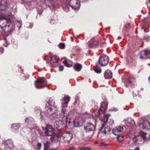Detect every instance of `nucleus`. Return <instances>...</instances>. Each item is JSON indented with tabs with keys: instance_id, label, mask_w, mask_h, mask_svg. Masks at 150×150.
Masks as SVG:
<instances>
[{
	"instance_id": "c03bdc74",
	"label": "nucleus",
	"mask_w": 150,
	"mask_h": 150,
	"mask_svg": "<svg viewBox=\"0 0 150 150\" xmlns=\"http://www.w3.org/2000/svg\"><path fill=\"white\" fill-rule=\"evenodd\" d=\"M147 120H148V122H150V116L149 117H148V119Z\"/></svg>"
},
{
	"instance_id": "e433bc0d",
	"label": "nucleus",
	"mask_w": 150,
	"mask_h": 150,
	"mask_svg": "<svg viewBox=\"0 0 150 150\" xmlns=\"http://www.w3.org/2000/svg\"><path fill=\"white\" fill-rule=\"evenodd\" d=\"M59 68L60 71H62L64 70V67L63 66H59Z\"/></svg>"
},
{
	"instance_id": "37998d69",
	"label": "nucleus",
	"mask_w": 150,
	"mask_h": 150,
	"mask_svg": "<svg viewBox=\"0 0 150 150\" xmlns=\"http://www.w3.org/2000/svg\"><path fill=\"white\" fill-rule=\"evenodd\" d=\"M134 150H139V147H137Z\"/></svg>"
},
{
	"instance_id": "a18cd8bd",
	"label": "nucleus",
	"mask_w": 150,
	"mask_h": 150,
	"mask_svg": "<svg viewBox=\"0 0 150 150\" xmlns=\"http://www.w3.org/2000/svg\"><path fill=\"white\" fill-rule=\"evenodd\" d=\"M51 139L53 141V140L54 139V137H52V138L51 137Z\"/></svg>"
},
{
	"instance_id": "9d476101",
	"label": "nucleus",
	"mask_w": 150,
	"mask_h": 150,
	"mask_svg": "<svg viewBox=\"0 0 150 150\" xmlns=\"http://www.w3.org/2000/svg\"><path fill=\"white\" fill-rule=\"evenodd\" d=\"M69 4L72 9H76L79 8L80 3L78 0H70Z\"/></svg>"
},
{
	"instance_id": "de8ad7c7",
	"label": "nucleus",
	"mask_w": 150,
	"mask_h": 150,
	"mask_svg": "<svg viewBox=\"0 0 150 150\" xmlns=\"http://www.w3.org/2000/svg\"><path fill=\"white\" fill-rule=\"evenodd\" d=\"M2 17L1 16H0V20L2 18Z\"/></svg>"
},
{
	"instance_id": "8fccbe9b",
	"label": "nucleus",
	"mask_w": 150,
	"mask_h": 150,
	"mask_svg": "<svg viewBox=\"0 0 150 150\" xmlns=\"http://www.w3.org/2000/svg\"><path fill=\"white\" fill-rule=\"evenodd\" d=\"M8 27L9 28V24L8 25Z\"/></svg>"
},
{
	"instance_id": "f03ea898",
	"label": "nucleus",
	"mask_w": 150,
	"mask_h": 150,
	"mask_svg": "<svg viewBox=\"0 0 150 150\" xmlns=\"http://www.w3.org/2000/svg\"><path fill=\"white\" fill-rule=\"evenodd\" d=\"M55 104L54 100L53 99L50 98L48 102V105H46L45 108L47 113L50 115L53 114L57 110V108Z\"/></svg>"
},
{
	"instance_id": "aec40b11",
	"label": "nucleus",
	"mask_w": 150,
	"mask_h": 150,
	"mask_svg": "<svg viewBox=\"0 0 150 150\" xmlns=\"http://www.w3.org/2000/svg\"><path fill=\"white\" fill-rule=\"evenodd\" d=\"M70 97L68 96H65L63 99L62 104L63 105H66V106H67V104L70 100Z\"/></svg>"
},
{
	"instance_id": "0eeeda50",
	"label": "nucleus",
	"mask_w": 150,
	"mask_h": 150,
	"mask_svg": "<svg viewBox=\"0 0 150 150\" xmlns=\"http://www.w3.org/2000/svg\"><path fill=\"white\" fill-rule=\"evenodd\" d=\"M109 58L108 56L105 54H102L100 56L98 59V62L102 66H105L108 63Z\"/></svg>"
},
{
	"instance_id": "c85d7f7f",
	"label": "nucleus",
	"mask_w": 150,
	"mask_h": 150,
	"mask_svg": "<svg viewBox=\"0 0 150 150\" xmlns=\"http://www.w3.org/2000/svg\"><path fill=\"white\" fill-rule=\"evenodd\" d=\"M117 141L119 142H121L124 140V139L123 136L120 134L117 135Z\"/></svg>"
},
{
	"instance_id": "5701e85b",
	"label": "nucleus",
	"mask_w": 150,
	"mask_h": 150,
	"mask_svg": "<svg viewBox=\"0 0 150 150\" xmlns=\"http://www.w3.org/2000/svg\"><path fill=\"white\" fill-rule=\"evenodd\" d=\"M59 59V57L57 56L54 55L51 57V62L52 63H56L58 62Z\"/></svg>"
},
{
	"instance_id": "79ce46f5",
	"label": "nucleus",
	"mask_w": 150,
	"mask_h": 150,
	"mask_svg": "<svg viewBox=\"0 0 150 150\" xmlns=\"http://www.w3.org/2000/svg\"><path fill=\"white\" fill-rule=\"evenodd\" d=\"M74 150V147H71L69 148V150Z\"/></svg>"
},
{
	"instance_id": "c756f323",
	"label": "nucleus",
	"mask_w": 150,
	"mask_h": 150,
	"mask_svg": "<svg viewBox=\"0 0 150 150\" xmlns=\"http://www.w3.org/2000/svg\"><path fill=\"white\" fill-rule=\"evenodd\" d=\"M3 41V45L6 47L9 44L8 42L7 41V39L5 37L4 38Z\"/></svg>"
},
{
	"instance_id": "dca6fc26",
	"label": "nucleus",
	"mask_w": 150,
	"mask_h": 150,
	"mask_svg": "<svg viewBox=\"0 0 150 150\" xmlns=\"http://www.w3.org/2000/svg\"><path fill=\"white\" fill-rule=\"evenodd\" d=\"M110 116V115H107L106 114H103V117L101 119L102 122H103L101 125V127L100 128V131L102 130L103 127H105L106 125V122H107L108 119V117Z\"/></svg>"
},
{
	"instance_id": "72a5a7b5",
	"label": "nucleus",
	"mask_w": 150,
	"mask_h": 150,
	"mask_svg": "<svg viewBox=\"0 0 150 150\" xmlns=\"http://www.w3.org/2000/svg\"><path fill=\"white\" fill-rule=\"evenodd\" d=\"M80 150H91V149L89 147H83L80 149Z\"/></svg>"
},
{
	"instance_id": "f257e3e1",
	"label": "nucleus",
	"mask_w": 150,
	"mask_h": 150,
	"mask_svg": "<svg viewBox=\"0 0 150 150\" xmlns=\"http://www.w3.org/2000/svg\"><path fill=\"white\" fill-rule=\"evenodd\" d=\"M7 2V0H2L0 4V16L2 17L0 20V27L2 29L6 27L8 23L11 22L6 16L10 15L11 12V9L8 7Z\"/></svg>"
},
{
	"instance_id": "1a4fd4ad",
	"label": "nucleus",
	"mask_w": 150,
	"mask_h": 150,
	"mask_svg": "<svg viewBox=\"0 0 150 150\" xmlns=\"http://www.w3.org/2000/svg\"><path fill=\"white\" fill-rule=\"evenodd\" d=\"M72 134L71 133L68 132L63 133L62 134H60L59 133V138H62L65 142H69L72 138Z\"/></svg>"
},
{
	"instance_id": "39448f33",
	"label": "nucleus",
	"mask_w": 150,
	"mask_h": 150,
	"mask_svg": "<svg viewBox=\"0 0 150 150\" xmlns=\"http://www.w3.org/2000/svg\"><path fill=\"white\" fill-rule=\"evenodd\" d=\"M124 83L126 87L133 88L136 84V77L134 75H131L125 80Z\"/></svg>"
},
{
	"instance_id": "6ab92c4d",
	"label": "nucleus",
	"mask_w": 150,
	"mask_h": 150,
	"mask_svg": "<svg viewBox=\"0 0 150 150\" xmlns=\"http://www.w3.org/2000/svg\"><path fill=\"white\" fill-rule=\"evenodd\" d=\"M110 131V128L108 126H107L104 128V127L103 129H102V130L101 131H100V132H98V133L100 132L104 134L105 135H106L107 134L109 133Z\"/></svg>"
},
{
	"instance_id": "c9c22d12",
	"label": "nucleus",
	"mask_w": 150,
	"mask_h": 150,
	"mask_svg": "<svg viewBox=\"0 0 150 150\" xmlns=\"http://www.w3.org/2000/svg\"><path fill=\"white\" fill-rule=\"evenodd\" d=\"M25 122L26 123L30 124L31 122L30 121H29V119L28 118H26L25 120Z\"/></svg>"
},
{
	"instance_id": "ddd939ff",
	"label": "nucleus",
	"mask_w": 150,
	"mask_h": 150,
	"mask_svg": "<svg viewBox=\"0 0 150 150\" xmlns=\"http://www.w3.org/2000/svg\"><path fill=\"white\" fill-rule=\"evenodd\" d=\"M150 51L145 50L141 51L139 53V57L141 59L149 58Z\"/></svg>"
},
{
	"instance_id": "412c9836",
	"label": "nucleus",
	"mask_w": 150,
	"mask_h": 150,
	"mask_svg": "<svg viewBox=\"0 0 150 150\" xmlns=\"http://www.w3.org/2000/svg\"><path fill=\"white\" fill-rule=\"evenodd\" d=\"M67 106H66V105H63L62 104V113H61V114L60 115V119H62V117H64V116H66V117H67V114L66 113V110L65 109V108Z\"/></svg>"
},
{
	"instance_id": "423d86ee",
	"label": "nucleus",
	"mask_w": 150,
	"mask_h": 150,
	"mask_svg": "<svg viewBox=\"0 0 150 150\" xmlns=\"http://www.w3.org/2000/svg\"><path fill=\"white\" fill-rule=\"evenodd\" d=\"M96 128V126L91 123H87L84 126L86 132L90 136H92Z\"/></svg>"
},
{
	"instance_id": "58836bf2",
	"label": "nucleus",
	"mask_w": 150,
	"mask_h": 150,
	"mask_svg": "<svg viewBox=\"0 0 150 150\" xmlns=\"http://www.w3.org/2000/svg\"><path fill=\"white\" fill-rule=\"evenodd\" d=\"M107 144L105 142H102L100 144V146H106Z\"/></svg>"
},
{
	"instance_id": "7ed1b4c3",
	"label": "nucleus",
	"mask_w": 150,
	"mask_h": 150,
	"mask_svg": "<svg viewBox=\"0 0 150 150\" xmlns=\"http://www.w3.org/2000/svg\"><path fill=\"white\" fill-rule=\"evenodd\" d=\"M62 119H60V122H56L54 123V126L58 131H61L63 129V125L64 126L65 124L67 123V117L66 116L64 117H62Z\"/></svg>"
},
{
	"instance_id": "f3484780",
	"label": "nucleus",
	"mask_w": 150,
	"mask_h": 150,
	"mask_svg": "<svg viewBox=\"0 0 150 150\" xmlns=\"http://www.w3.org/2000/svg\"><path fill=\"white\" fill-rule=\"evenodd\" d=\"M139 126L142 129H148L150 127V122H148L147 120H144L142 123L139 124Z\"/></svg>"
},
{
	"instance_id": "4be33fe9",
	"label": "nucleus",
	"mask_w": 150,
	"mask_h": 150,
	"mask_svg": "<svg viewBox=\"0 0 150 150\" xmlns=\"http://www.w3.org/2000/svg\"><path fill=\"white\" fill-rule=\"evenodd\" d=\"M74 68L77 71H80L82 68V66L80 64L76 63L74 64Z\"/></svg>"
},
{
	"instance_id": "3c124183",
	"label": "nucleus",
	"mask_w": 150,
	"mask_h": 150,
	"mask_svg": "<svg viewBox=\"0 0 150 150\" xmlns=\"http://www.w3.org/2000/svg\"><path fill=\"white\" fill-rule=\"evenodd\" d=\"M124 127H125V128L126 129V128H126L125 127V126H124Z\"/></svg>"
},
{
	"instance_id": "ea45409f",
	"label": "nucleus",
	"mask_w": 150,
	"mask_h": 150,
	"mask_svg": "<svg viewBox=\"0 0 150 150\" xmlns=\"http://www.w3.org/2000/svg\"><path fill=\"white\" fill-rule=\"evenodd\" d=\"M4 50L3 48H0V53H3L4 52Z\"/></svg>"
},
{
	"instance_id": "49530a36",
	"label": "nucleus",
	"mask_w": 150,
	"mask_h": 150,
	"mask_svg": "<svg viewBox=\"0 0 150 150\" xmlns=\"http://www.w3.org/2000/svg\"><path fill=\"white\" fill-rule=\"evenodd\" d=\"M148 80L149 83H150V76L148 78Z\"/></svg>"
},
{
	"instance_id": "f704fd0d",
	"label": "nucleus",
	"mask_w": 150,
	"mask_h": 150,
	"mask_svg": "<svg viewBox=\"0 0 150 150\" xmlns=\"http://www.w3.org/2000/svg\"><path fill=\"white\" fill-rule=\"evenodd\" d=\"M73 123L74 126L76 127H80L82 126V125L80 122H77V125H76V123L75 121H74Z\"/></svg>"
},
{
	"instance_id": "a878e982",
	"label": "nucleus",
	"mask_w": 150,
	"mask_h": 150,
	"mask_svg": "<svg viewBox=\"0 0 150 150\" xmlns=\"http://www.w3.org/2000/svg\"><path fill=\"white\" fill-rule=\"evenodd\" d=\"M6 143L7 147L11 148L13 146V144L12 141L10 140H8L6 141Z\"/></svg>"
},
{
	"instance_id": "393cba45",
	"label": "nucleus",
	"mask_w": 150,
	"mask_h": 150,
	"mask_svg": "<svg viewBox=\"0 0 150 150\" xmlns=\"http://www.w3.org/2000/svg\"><path fill=\"white\" fill-rule=\"evenodd\" d=\"M94 71L97 73H100L101 72V69L98 65H96L93 67Z\"/></svg>"
},
{
	"instance_id": "20e7f679",
	"label": "nucleus",
	"mask_w": 150,
	"mask_h": 150,
	"mask_svg": "<svg viewBox=\"0 0 150 150\" xmlns=\"http://www.w3.org/2000/svg\"><path fill=\"white\" fill-rule=\"evenodd\" d=\"M147 135L146 133L141 132L139 135L133 138V140L135 142H138V143H143L144 141H148L150 140L146 137Z\"/></svg>"
},
{
	"instance_id": "473e14b6",
	"label": "nucleus",
	"mask_w": 150,
	"mask_h": 150,
	"mask_svg": "<svg viewBox=\"0 0 150 150\" xmlns=\"http://www.w3.org/2000/svg\"><path fill=\"white\" fill-rule=\"evenodd\" d=\"M41 144L40 143H38L37 144L36 146V148L38 150H40L41 147Z\"/></svg>"
},
{
	"instance_id": "6e6552de",
	"label": "nucleus",
	"mask_w": 150,
	"mask_h": 150,
	"mask_svg": "<svg viewBox=\"0 0 150 150\" xmlns=\"http://www.w3.org/2000/svg\"><path fill=\"white\" fill-rule=\"evenodd\" d=\"M46 83L47 81L44 77L40 78L37 80L35 86L38 88H43Z\"/></svg>"
},
{
	"instance_id": "bb28decb",
	"label": "nucleus",
	"mask_w": 150,
	"mask_h": 150,
	"mask_svg": "<svg viewBox=\"0 0 150 150\" xmlns=\"http://www.w3.org/2000/svg\"><path fill=\"white\" fill-rule=\"evenodd\" d=\"M128 123L131 125L134 126L135 125V122L134 120H132L131 118H129L127 119Z\"/></svg>"
},
{
	"instance_id": "7c9ffc66",
	"label": "nucleus",
	"mask_w": 150,
	"mask_h": 150,
	"mask_svg": "<svg viewBox=\"0 0 150 150\" xmlns=\"http://www.w3.org/2000/svg\"><path fill=\"white\" fill-rule=\"evenodd\" d=\"M59 48L61 49H64L65 48V44L63 43H61L59 44L58 45Z\"/></svg>"
},
{
	"instance_id": "a19ab883",
	"label": "nucleus",
	"mask_w": 150,
	"mask_h": 150,
	"mask_svg": "<svg viewBox=\"0 0 150 150\" xmlns=\"http://www.w3.org/2000/svg\"><path fill=\"white\" fill-rule=\"evenodd\" d=\"M8 30L9 32H12L13 30V28H11L10 29H8Z\"/></svg>"
},
{
	"instance_id": "9b49d317",
	"label": "nucleus",
	"mask_w": 150,
	"mask_h": 150,
	"mask_svg": "<svg viewBox=\"0 0 150 150\" xmlns=\"http://www.w3.org/2000/svg\"><path fill=\"white\" fill-rule=\"evenodd\" d=\"M99 42L96 38H92L88 42V45L91 48L96 49L98 46Z\"/></svg>"
},
{
	"instance_id": "09e8293b",
	"label": "nucleus",
	"mask_w": 150,
	"mask_h": 150,
	"mask_svg": "<svg viewBox=\"0 0 150 150\" xmlns=\"http://www.w3.org/2000/svg\"><path fill=\"white\" fill-rule=\"evenodd\" d=\"M82 0V1H87L88 0Z\"/></svg>"
},
{
	"instance_id": "b1692460",
	"label": "nucleus",
	"mask_w": 150,
	"mask_h": 150,
	"mask_svg": "<svg viewBox=\"0 0 150 150\" xmlns=\"http://www.w3.org/2000/svg\"><path fill=\"white\" fill-rule=\"evenodd\" d=\"M50 143L48 141L44 143V150H54L52 149H49Z\"/></svg>"
},
{
	"instance_id": "f8f14e48",
	"label": "nucleus",
	"mask_w": 150,
	"mask_h": 150,
	"mask_svg": "<svg viewBox=\"0 0 150 150\" xmlns=\"http://www.w3.org/2000/svg\"><path fill=\"white\" fill-rule=\"evenodd\" d=\"M45 133L47 136H52L54 134L53 128L50 125L47 124L45 128Z\"/></svg>"
},
{
	"instance_id": "2eb2a0df",
	"label": "nucleus",
	"mask_w": 150,
	"mask_h": 150,
	"mask_svg": "<svg viewBox=\"0 0 150 150\" xmlns=\"http://www.w3.org/2000/svg\"><path fill=\"white\" fill-rule=\"evenodd\" d=\"M108 107V104L106 102H103L101 103L98 112L100 114H103L106 110Z\"/></svg>"
},
{
	"instance_id": "2f4dec72",
	"label": "nucleus",
	"mask_w": 150,
	"mask_h": 150,
	"mask_svg": "<svg viewBox=\"0 0 150 150\" xmlns=\"http://www.w3.org/2000/svg\"><path fill=\"white\" fill-rule=\"evenodd\" d=\"M63 63L64 64V65L67 67H71V66L69 64L66 60L63 62Z\"/></svg>"
},
{
	"instance_id": "a211bd4d",
	"label": "nucleus",
	"mask_w": 150,
	"mask_h": 150,
	"mask_svg": "<svg viewBox=\"0 0 150 150\" xmlns=\"http://www.w3.org/2000/svg\"><path fill=\"white\" fill-rule=\"evenodd\" d=\"M112 75L111 71L109 69H107L105 72L104 76L105 79H111Z\"/></svg>"
},
{
	"instance_id": "4468645a",
	"label": "nucleus",
	"mask_w": 150,
	"mask_h": 150,
	"mask_svg": "<svg viewBox=\"0 0 150 150\" xmlns=\"http://www.w3.org/2000/svg\"><path fill=\"white\" fill-rule=\"evenodd\" d=\"M123 129V127L120 126L113 129L112 132L115 135L117 136L122 134Z\"/></svg>"
},
{
	"instance_id": "cd10ccee",
	"label": "nucleus",
	"mask_w": 150,
	"mask_h": 150,
	"mask_svg": "<svg viewBox=\"0 0 150 150\" xmlns=\"http://www.w3.org/2000/svg\"><path fill=\"white\" fill-rule=\"evenodd\" d=\"M20 127V125L18 124L14 123L11 125V128L14 129H18Z\"/></svg>"
},
{
	"instance_id": "4c0bfd02",
	"label": "nucleus",
	"mask_w": 150,
	"mask_h": 150,
	"mask_svg": "<svg viewBox=\"0 0 150 150\" xmlns=\"http://www.w3.org/2000/svg\"><path fill=\"white\" fill-rule=\"evenodd\" d=\"M32 0H23V1L25 3H28L31 2Z\"/></svg>"
}]
</instances>
